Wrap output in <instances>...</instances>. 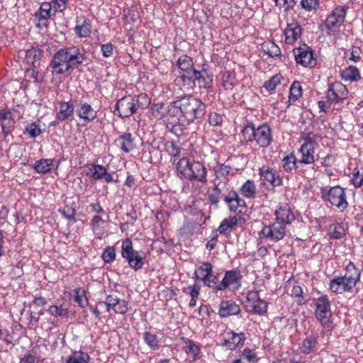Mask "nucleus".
I'll return each instance as SVG.
<instances>
[{
	"instance_id": "20e7f679",
	"label": "nucleus",
	"mask_w": 363,
	"mask_h": 363,
	"mask_svg": "<svg viewBox=\"0 0 363 363\" xmlns=\"http://www.w3.org/2000/svg\"><path fill=\"white\" fill-rule=\"evenodd\" d=\"M322 199L328 201L331 205L337 208L340 211H345L348 207L345 189L340 186H335L328 189L323 187L320 190Z\"/></svg>"
},
{
	"instance_id": "79ce46f5",
	"label": "nucleus",
	"mask_w": 363,
	"mask_h": 363,
	"mask_svg": "<svg viewBox=\"0 0 363 363\" xmlns=\"http://www.w3.org/2000/svg\"><path fill=\"white\" fill-rule=\"evenodd\" d=\"M238 224V218L235 216H230L225 218L218 227V231L220 234L230 233L233 228Z\"/></svg>"
},
{
	"instance_id": "412c9836",
	"label": "nucleus",
	"mask_w": 363,
	"mask_h": 363,
	"mask_svg": "<svg viewBox=\"0 0 363 363\" xmlns=\"http://www.w3.org/2000/svg\"><path fill=\"white\" fill-rule=\"evenodd\" d=\"M274 215L276 216V221L284 224L286 227L296 219L293 209L287 203L279 206L276 209Z\"/></svg>"
},
{
	"instance_id": "393cba45",
	"label": "nucleus",
	"mask_w": 363,
	"mask_h": 363,
	"mask_svg": "<svg viewBox=\"0 0 363 363\" xmlns=\"http://www.w3.org/2000/svg\"><path fill=\"white\" fill-rule=\"evenodd\" d=\"M354 286L347 282L343 277H337L330 281V289L335 294L352 293Z\"/></svg>"
},
{
	"instance_id": "4be33fe9",
	"label": "nucleus",
	"mask_w": 363,
	"mask_h": 363,
	"mask_svg": "<svg viewBox=\"0 0 363 363\" xmlns=\"http://www.w3.org/2000/svg\"><path fill=\"white\" fill-rule=\"evenodd\" d=\"M74 112V104L72 100L60 101L55 109L56 119L60 121L71 120Z\"/></svg>"
},
{
	"instance_id": "6ab92c4d",
	"label": "nucleus",
	"mask_w": 363,
	"mask_h": 363,
	"mask_svg": "<svg viewBox=\"0 0 363 363\" xmlns=\"http://www.w3.org/2000/svg\"><path fill=\"white\" fill-rule=\"evenodd\" d=\"M224 201L228 205L230 211L234 213H242L246 208V203L244 199L240 198L238 193L230 191L224 197Z\"/></svg>"
},
{
	"instance_id": "a18cd8bd",
	"label": "nucleus",
	"mask_w": 363,
	"mask_h": 363,
	"mask_svg": "<svg viewBox=\"0 0 363 363\" xmlns=\"http://www.w3.org/2000/svg\"><path fill=\"white\" fill-rule=\"evenodd\" d=\"M106 223V221L99 216H94L90 221L91 230L99 238H101L104 234L103 230L100 228V223Z\"/></svg>"
},
{
	"instance_id": "4c0bfd02",
	"label": "nucleus",
	"mask_w": 363,
	"mask_h": 363,
	"mask_svg": "<svg viewBox=\"0 0 363 363\" xmlns=\"http://www.w3.org/2000/svg\"><path fill=\"white\" fill-rule=\"evenodd\" d=\"M341 79L344 81L357 82L360 79V73L355 66H349L342 70Z\"/></svg>"
},
{
	"instance_id": "aec40b11",
	"label": "nucleus",
	"mask_w": 363,
	"mask_h": 363,
	"mask_svg": "<svg viewBox=\"0 0 363 363\" xmlns=\"http://www.w3.org/2000/svg\"><path fill=\"white\" fill-rule=\"evenodd\" d=\"M261 147H268L272 141V130L267 124L258 126L255 130V140Z\"/></svg>"
},
{
	"instance_id": "72a5a7b5",
	"label": "nucleus",
	"mask_w": 363,
	"mask_h": 363,
	"mask_svg": "<svg viewBox=\"0 0 363 363\" xmlns=\"http://www.w3.org/2000/svg\"><path fill=\"white\" fill-rule=\"evenodd\" d=\"M303 95V89L301 83L295 81L290 86L289 96L287 101V106L294 104Z\"/></svg>"
},
{
	"instance_id": "0e129e2a",
	"label": "nucleus",
	"mask_w": 363,
	"mask_h": 363,
	"mask_svg": "<svg viewBox=\"0 0 363 363\" xmlns=\"http://www.w3.org/2000/svg\"><path fill=\"white\" fill-rule=\"evenodd\" d=\"M50 3L55 11L62 12L67 8L68 0H52Z\"/></svg>"
},
{
	"instance_id": "3c124183",
	"label": "nucleus",
	"mask_w": 363,
	"mask_h": 363,
	"mask_svg": "<svg viewBox=\"0 0 363 363\" xmlns=\"http://www.w3.org/2000/svg\"><path fill=\"white\" fill-rule=\"evenodd\" d=\"M264 50L270 57H275L281 56L280 48L272 41H268L263 45Z\"/></svg>"
},
{
	"instance_id": "de8ad7c7",
	"label": "nucleus",
	"mask_w": 363,
	"mask_h": 363,
	"mask_svg": "<svg viewBox=\"0 0 363 363\" xmlns=\"http://www.w3.org/2000/svg\"><path fill=\"white\" fill-rule=\"evenodd\" d=\"M283 77L281 74H274L269 80L266 81L264 87L269 93H272L277 86L281 83Z\"/></svg>"
},
{
	"instance_id": "6e6d98bb",
	"label": "nucleus",
	"mask_w": 363,
	"mask_h": 363,
	"mask_svg": "<svg viewBox=\"0 0 363 363\" xmlns=\"http://www.w3.org/2000/svg\"><path fill=\"white\" fill-rule=\"evenodd\" d=\"M49 313L55 317L66 316L69 314L68 308H63L62 306H50L48 310Z\"/></svg>"
},
{
	"instance_id": "c756f323",
	"label": "nucleus",
	"mask_w": 363,
	"mask_h": 363,
	"mask_svg": "<svg viewBox=\"0 0 363 363\" xmlns=\"http://www.w3.org/2000/svg\"><path fill=\"white\" fill-rule=\"evenodd\" d=\"M180 339L184 343L183 350L187 354L191 355L194 360L197 359L201 352L199 344L185 337H182Z\"/></svg>"
},
{
	"instance_id": "c03bdc74",
	"label": "nucleus",
	"mask_w": 363,
	"mask_h": 363,
	"mask_svg": "<svg viewBox=\"0 0 363 363\" xmlns=\"http://www.w3.org/2000/svg\"><path fill=\"white\" fill-rule=\"evenodd\" d=\"M143 340L147 346L153 350H159L160 340L156 334L146 331L143 333Z\"/></svg>"
},
{
	"instance_id": "dca6fc26",
	"label": "nucleus",
	"mask_w": 363,
	"mask_h": 363,
	"mask_svg": "<svg viewBox=\"0 0 363 363\" xmlns=\"http://www.w3.org/2000/svg\"><path fill=\"white\" fill-rule=\"evenodd\" d=\"M15 123L13 113L10 108H4L0 109V127L4 138L13 131Z\"/></svg>"
},
{
	"instance_id": "473e14b6",
	"label": "nucleus",
	"mask_w": 363,
	"mask_h": 363,
	"mask_svg": "<svg viewBox=\"0 0 363 363\" xmlns=\"http://www.w3.org/2000/svg\"><path fill=\"white\" fill-rule=\"evenodd\" d=\"M118 142L121 150L125 152H130L135 147L133 138L130 133H125L121 135L118 139Z\"/></svg>"
},
{
	"instance_id": "c9c22d12",
	"label": "nucleus",
	"mask_w": 363,
	"mask_h": 363,
	"mask_svg": "<svg viewBox=\"0 0 363 363\" xmlns=\"http://www.w3.org/2000/svg\"><path fill=\"white\" fill-rule=\"evenodd\" d=\"M86 175L94 180H101L106 173V168L101 164H91L87 166Z\"/></svg>"
},
{
	"instance_id": "338daca9",
	"label": "nucleus",
	"mask_w": 363,
	"mask_h": 363,
	"mask_svg": "<svg viewBox=\"0 0 363 363\" xmlns=\"http://www.w3.org/2000/svg\"><path fill=\"white\" fill-rule=\"evenodd\" d=\"M208 122L211 125L220 126L223 123V116L215 112L211 113L208 116Z\"/></svg>"
},
{
	"instance_id": "e2e57ef3",
	"label": "nucleus",
	"mask_w": 363,
	"mask_h": 363,
	"mask_svg": "<svg viewBox=\"0 0 363 363\" xmlns=\"http://www.w3.org/2000/svg\"><path fill=\"white\" fill-rule=\"evenodd\" d=\"M40 51L38 49L33 48L27 50L26 60L28 63L33 65L36 58H39Z\"/></svg>"
},
{
	"instance_id": "69168bd1",
	"label": "nucleus",
	"mask_w": 363,
	"mask_h": 363,
	"mask_svg": "<svg viewBox=\"0 0 363 363\" xmlns=\"http://www.w3.org/2000/svg\"><path fill=\"white\" fill-rule=\"evenodd\" d=\"M201 287L198 284L189 285L184 289V292L188 294L191 298H198L200 294Z\"/></svg>"
},
{
	"instance_id": "052dcab7",
	"label": "nucleus",
	"mask_w": 363,
	"mask_h": 363,
	"mask_svg": "<svg viewBox=\"0 0 363 363\" xmlns=\"http://www.w3.org/2000/svg\"><path fill=\"white\" fill-rule=\"evenodd\" d=\"M165 150L172 157H177L179 155V148L178 146L172 141H167L164 145Z\"/></svg>"
},
{
	"instance_id": "a878e982",
	"label": "nucleus",
	"mask_w": 363,
	"mask_h": 363,
	"mask_svg": "<svg viewBox=\"0 0 363 363\" xmlns=\"http://www.w3.org/2000/svg\"><path fill=\"white\" fill-rule=\"evenodd\" d=\"M298 152L301 155L298 160L302 168L303 167V164L310 165L315 162V147H311L306 144H302Z\"/></svg>"
},
{
	"instance_id": "f3484780",
	"label": "nucleus",
	"mask_w": 363,
	"mask_h": 363,
	"mask_svg": "<svg viewBox=\"0 0 363 363\" xmlns=\"http://www.w3.org/2000/svg\"><path fill=\"white\" fill-rule=\"evenodd\" d=\"M76 113L82 121L84 125L94 121L97 116V111L89 104L84 101H80L76 105Z\"/></svg>"
},
{
	"instance_id": "4d7b16f0",
	"label": "nucleus",
	"mask_w": 363,
	"mask_h": 363,
	"mask_svg": "<svg viewBox=\"0 0 363 363\" xmlns=\"http://www.w3.org/2000/svg\"><path fill=\"white\" fill-rule=\"evenodd\" d=\"M255 125L252 123L244 127L242 133L246 141H253L255 140Z\"/></svg>"
},
{
	"instance_id": "680f3d73",
	"label": "nucleus",
	"mask_w": 363,
	"mask_h": 363,
	"mask_svg": "<svg viewBox=\"0 0 363 363\" xmlns=\"http://www.w3.org/2000/svg\"><path fill=\"white\" fill-rule=\"evenodd\" d=\"M136 105L142 108H147L150 105V99L146 94H140L137 99Z\"/></svg>"
},
{
	"instance_id": "864d4df0",
	"label": "nucleus",
	"mask_w": 363,
	"mask_h": 363,
	"mask_svg": "<svg viewBox=\"0 0 363 363\" xmlns=\"http://www.w3.org/2000/svg\"><path fill=\"white\" fill-rule=\"evenodd\" d=\"M316 345L315 338L308 337L303 340L300 346V351L303 354H310Z\"/></svg>"
},
{
	"instance_id": "bf43d9fd",
	"label": "nucleus",
	"mask_w": 363,
	"mask_h": 363,
	"mask_svg": "<svg viewBox=\"0 0 363 363\" xmlns=\"http://www.w3.org/2000/svg\"><path fill=\"white\" fill-rule=\"evenodd\" d=\"M133 247V242L130 238H126L123 241L121 246V256L123 257H128V255L134 252Z\"/></svg>"
},
{
	"instance_id": "ea45409f",
	"label": "nucleus",
	"mask_w": 363,
	"mask_h": 363,
	"mask_svg": "<svg viewBox=\"0 0 363 363\" xmlns=\"http://www.w3.org/2000/svg\"><path fill=\"white\" fill-rule=\"evenodd\" d=\"M240 194L247 198L254 199L257 195L256 185L252 180H247L240 189Z\"/></svg>"
},
{
	"instance_id": "49530a36",
	"label": "nucleus",
	"mask_w": 363,
	"mask_h": 363,
	"mask_svg": "<svg viewBox=\"0 0 363 363\" xmlns=\"http://www.w3.org/2000/svg\"><path fill=\"white\" fill-rule=\"evenodd\" d=\"M220 183L213 184L214 187L213 189L212 193L209 194V200L212 204H218L220 201V195L221 192L227 189L228 187L223 186V184H220Z\"/></svg>"
},
{
	"instance_id": "f257e3e1",
	"label": "nucleus",
	"mask_w": 363,
	"mask_h": 363,
	"mask_svg": "<svg viewBox=\"0 0 363 363\" xmlns=\"http://www.w3.org/2000/svg\"><path fill=\"white\" fill-rule=\"evenodd\" d=\"M175 118L188 124L201 118L206 113V105L201 99L193 95H184L173 101Z\"/></svg>"
},
{
	"instance_id": "774afa93",
	"label": "nucleus",
	"mask_w": 363,
	"mask_h": 363,
	"mask_svg": "<svg viewBox=\"0 0 363 363\" xmlns=\"http://www.w3.org/2000/svg\"><path fill=\"white\" fill-rule=\"evenodd\" d=\"M19 363H39V357L28 352L20 359Z\"/></svg>"
},
{
	"instance_id": "9b49d317",
	"label": "nucleus",
	"mask_w": 363,
	"mask_h": 363,
	"mask_svg": "<svg viewBox=\"0 0 363 363\" xmlns=\"http://www.w3.org/2000/svg\"><path fill=\"white\" fill-rule=\"evenodd\" d=\"M136 111L135 99L130 96H126L117 101L114 113L121 118H127L135 113Z\"/></svg>"
},
{
	"instance_id": "cd10ccee",
	"label": "nucleus",
	"mask_w": 363,
	"mask_h": 363,
	"mask_svg": "<svg viewBox=\"0 0 363 363\" xmlns=\"http://www.w3.org/2000/svg\"><path fill=\"white\" fill-rule=\"evenodd\" d=\"M77 25L74 28L76 35L80 38H87L91 33V24L90 21L85 16L77 18Z\"/></svg>"
},
{
	"instance_id": "09e8293b",
	"label": "nucleus",
	"mask_w": 363,
	"mask_h": 363,
	"mask_svg": "<svg viewBox=\"0 0 363 363\" xmlns=\"http://www.w3.org/2000/svg\"><path fill=\"white\" fill-rule=\"evenodd\" d=\"M345 235V230L340 224H333L329 226L328 235L332 239H340Z\"/></svg>"
},
{
	"instance_id": "39448f33",
	"label": "nucleus",
	"mask_w": 363,
	"mask_h": 363,
	"mask_svg": "<svg viewBox=\"0 0 363 363\" xmlns=\"http://www.w3.org/2000/svg\"><path fill=\"white\" fill-rule=\"evenodd\" d=\"M286 233V227L275 220L269 225H264L259 233V236L261 239L277 242L284 239Z\"/></svg>"
},
{
	"instance_id": "bb28decb",
	"label": "nucleus",
	"mask_w": 363,
	"mask_h": 363,
	"mask_svg": "<svg viewBox=\"0 0 363 363\" xmlns=\"http://www.w3.org/2000/svg\"><path fill=\"white\" fill-rule=\"evenodd\" d=\"M240 307L232 300H223L220 302L218 314L220 317L238 315L240 313Z\"/></svg>"
},
{
	"instance_id": "0eeeda50",
	"label": "nucleus",
	"mask_w": 363,
	"mask_h": 363,
	"mask_svg": "<svg viewBox=\"0 0 363 363\" xmlns=\"http://www.w3.org/2000/svg\"><path fill=\"white\" fill-rule=\"evenodd\" d=\"M293 54L298 65L309 68L314 67L316 65L317 60L314 52L306 44L294 48Z\"/></svg>"
},
{
	"instance_id": "c85d7f7f",
	"label": "nucleus",
	"mask_w": 363,
	"mask_h": 363,
	"mask_svg": "<svg viewBox=\"0 0 363 363\" xmlns=\"http://www.w3.org/2000/svg\"><path fill=\"white\" fill-rule=\"evenodd\" d=\"M223 279L227 284H228V286H232L233 290H238L241 286L242 275L238 269L226 271Z\"/></svg>"
},
{
	"instance_id": "a19ab883",
	"label": "nucleus",
	"mask_w": 363,
	"mask_h": 363,
	"mask_svg": "<svg viewBox=\"0 0 363 363\" xmlns=\"http://www.w3.org/2000/svg\"><path fill=\"white\" fill-rule=\"evenodd\" d=\"M54 161L52 159H41L35 162L33 169L38 173H48L54 167Z\"/></svg>"
},
{
	"instance_id": "4468645a",
	"label": "nucleus",
	"mask_w": 363,
	"mask_h": 363,
	"mask_svg": "<svg viewBox=\"0 0 363 363\" xmlns=\"http://www.w3.org/2000/svg\"><path fill=\"white\" fill-rule=\"evenodd\" d=\"M260 179L269 183L273 187L282 185V178L279 173L269 165H263L259 169Z\"/></svg>"
},
{
	"instance_id": "5701e85b",
	"label": "nucleus",
	"mask_w": 363,
	"mask_h": 363,
	"mask_svg": "<svg viewBox=\"0 0 363 363\" xmlns=\"http://www.w3.org/2000/svg\"><path fill=\"white\" fill-rule=\"evenodd\" d=\"M245 340V335L244 333H236L230 331L225 334V338L221 343V345L225 347L227 349L233 350L238 347H242Z\"/></svg>"
},
{
	"instance_id": "13d9d810",
	"label": "nucleus",
	"mask_w": 363,
	"mask_h": 363,
	"mask_svg": "<svg viewBox=\"0 0 363 363\" xmlns=\"http://www.w3.org/2000/svg\"><path fill=\"white\" fill-rule=\"evenodd\" d=\"M25 132L29 134L30 138H35L42 133V130L35 123H31L26 125Z\"/></svg>"
},
{
	"instance_id": "e433bc0d",
	"label": "nucleus",
	"mask_w": 363,
	"mask_h": 363,
	"mask_svg": "<svg viewBox=\"0 0 363 363\" xmlns=\"http://www.w3.org/2000/svg\"><path fill=\"white\" fill-rule=\"evenodd\" d=\"M123 258L126 259L130 267L135 271L140 269L143 266V258L136 250H134V252L130 253L128 257Z\"/></svg>"
},
{
	"instance_id": "a211bd4d",
	"label": "nucleus",
	"mask_w": 363,
	"mask_h": 363,
	"mask_svg": "<svg viewBox=\"0 0 363 363\" xmlns=\"http://www.w3.org/2000/svg\"><path fill=\"white\" fill-rule=\"evenodd\" d=\"M173 101H172L167 106L164 103H154L151 105L150 111L152 116L157 119L160 120L168 116L171 118H174V111H173Z\"/></svg>"
},
{
	"instance_id": "603ef678",
	"label": "nucleus",
	"mask_w": 363,
	"mask_h": 363,
	"mask_svg": "<svg viewBox=\"0 0 363 363\" xmlns=\"http://www.w3.org/2000/svg\"><path fill=\"white\" fill-rule=\"evenodd\" d=\"M301 138L304 141L303 144H306L313 147L318 145L316 143L318 136L311 131H308L307 130L303 131L301 134Z\"/></svg>"
},
{
	"instance_id": "f03ea898",
	"label": "nucleus",
	"mask_w": 363,
	"mask_h": 363,
	"mask_svg": "<svg viewBox=\"0 0 363 363\" xmlns=\"http://www.w3.org/2000/svg\"><path fill=\"white\" fill-rule=\"evenodd\" d=\"M84 59V53L77 47L61 48L53 56L50 67L53 72L64 74L82 65Z\"/></svg>"
},
{
	"instance_id": "37998d69",
	"label": "nucleus",
	"mask_w": 363,
	"mask_h": 363,
	"mask_svg": "<svg viewBox=\"0 0 363 363\" xmlns=\"http://www.w3.org/2000/svg\"><path fill=\"white\" fill-rule=\"evenodd\" d=\"M52 7L51 3L43 2L38 11L35 13V17L38 18V21H47L51 16V10Z\"/></svg>"
},
{
	"instance_id": "f704fd0d",
	"label": "nucleus",
	"mask_w": 363,
	"mask_h": 363,
	"mask_svg": "<svg viewBox=\"0 0 363 363\" xmlns=\"http://www.w3.org/2000/svg\"><path fill=\"white\" fill-rule=\"evenodd\" d=\"M90 356L82 350L73 351L66 359V363H89Z\"/></svg>"
},
{
	"instance_id": "6e6552de",
	"label": "nucleus",
	"mask_w": 363,
	"mask_h": 363,
	"mask_svg": "<svg viewBox=\"0 0 363 363\" xmlns=\"http://www.w3.org/2000/svg\"><path fill=\"white\" fill-rule=\"evenodd\" d=\"M246 309L250 313L263 315L267 311V303L260 298L257 291H249L247 294Z\"/></svg>"
},
{
	"instance_id": "58836bf2",
	"label": "nucleus",
	"mask_w": 363,
	"mask_h": 363,
	"mask_svg": "<svg viewBox=\"0 0 363 363\" xmlns=\"http://www.w3.org/2000/svg\"><path fill=\"white\" fill-rule=\"evenodd\" d=\"M191 165V162L186 157H182L178 161L177 164V172L180 179H186L189 173Z\"/></svg>"
},
{
	"instance_id": "1a4fd4ad",
	"label": "nucleus",
	"mask_w": 363,
	"mask_h": 363,
	"mask_svg": "<svg viewBox=\"0 0 363 363\" xmlns=\"http://www.w3.org/2000/svg\"><path fill=\"white\" fill-rule=\"evenodd\" d=\"M348 90L340 82H335L329 85L326 91V98L330 104L342 102L347 98Z\"/></svg>"
},
{
	"instance_id": "423d86ee",
	"label": "nucleus",
	"mask_w": 363,
	"mask_h": 363,
	"mask_svg": "<svg viewBox=\"0 0 363 363\" xmlns=\"http://www.w3.org/2000/svg\"><path fill=\"white\" fill-rule=\"evenodd\" d=\"M347 9L345 6H337L335 7L324 21L326 30L330 32L338 31L345 22Z\"/></svg>"
},
{
	"instance_id": "9d476101",
	"label": "nucleus",
	"mask_w": 363,
	"mask_h": 363,
	"mask_svg": "<svg viewBox=\"0 0 363 363\" xmlns=\"http://www.w3.org/2000/svg\"><path fill=\"white\" fill-rule=\"evenodd\" d=\"M194 277L201 280L208 287H213L216 284L217 277L213 275L212 264L208 262H203L195 270Z\"/></svg>"
},
{
	"instance_id": "2f4dec72",
	"label": "nucleus",
	"mask_w": 363,
	"mask_h": 363,
	"mask_svg": "<svg viewBox=\"0 0 363 363\" xmlns=\"http://www.w3.org/2000/svg\"><path fill=\"white\" fill-rule=\"evenodd\" d=\"M342 277L347 282L356 286L360 279V272L353 262H350L345 268V274Z\"/></svg>"
},
{
	"instance_id": "8fccbe9b",
	"label": "nucleus",
	"mask_w": 363,
	"mask_h": 363,
	"mask_svg": "<svg viewBox=\"0 0 363 363\" xmlns=\"http://www.w3.org/2000/svg\"><path fill=\"white\" fill-rule=\"evenodd\" d=\"M74 294V301L82 308L85 307L88 303L86 298V291L82 287H77L73 290Z\"/></svg>"
},
{
	"instance_id": "5fc2aeb1",
	"label": "nucleus",
	"mask_w": 363,
	"mask_h": 363,
	"mask_svg": "<svg viewBox=\"0 0 363 363\" xmlns=\"http://www.w3.org/2000/svg\"><path fill=\"white\" fill-rule=\"evenodd\" d=\"M116 254L114 247H106L102 253L101 258L105 263H111L116 259Z\"/></svg>"
},
{
	"instance_id": "7ed1b4c3",
	"label": "nucleus",
	"mask_w": 363,
	"mask_h": 363,
	"mask_svg": "<svg viewBox=\"0 0 363 363\" xmlns=\"http://www.w3.org/2000/svg\"><path fill=\"white\" fill-rule=\"evenodd\" d=\"M177 66L183 72L181 78L183 81L188 79L191 81L198 80L200 86H208L211 82L210 76L206 72L198 71L193 67L192 58L183 55L177 60Z\"/></svg>"
},
{
	"instance_id": "2eb2a0df",
	"label": "nucleus",
	"mask_w": 363,
	"mask_h": 363,
	"mask_svg": "<svg viewBox=\"0 0 363 363\" xmlns=\"http://www.w3.org/2000/svg\"><path fill=\"white\" fill-rule=\"evenodd\" d=\"M186 180L197 182L202 184H206L207 182V169L206 167L201 162H192Z\"/></svg>"
},
{
	"instance_id": "f8f14e48",
	"label": "nucleus",
	"mask_w": 363,
	"mask_h": 363,
	"mask_svg": "<svg viewBox=\"0 0 363 363\" xmlns=\"http://www.w3.org/2000/svg\"><path fill=\"white\" fill-rule=\"evenodd\" d=\"M315 314L322 324H327L331 316L330 303L326 296H320L315 303Z\"/></svg>"
},
{
	"instance_id": "ddd939ff",
	"label": "nucleus",
	"mask_w": 363,
	"mask_h": 363,
	"mask_svg": "<svg viewBox=\"0 0 363 363\" xmlns=\"http://www.w3.org/2000/svg\"><path fill=\"white\" fill-rule=\"evenodd\" d=\"M213 170L215 174V179L213 184L220 183L223 186L228 187L229 175H234L236 172V169L232 167L230 165L225 163H217L213 167Z\"/></svg>"
},
{
	"instance_id": "b1692460",
	"label": "nucleus",
	"mask_w": 363,
	"mask_h": 363,
	"mask_svg": "<svg viewBox=\"0 0 363 363\" xmlns=\"http://www.w3.org/2000/svg\"><path fill=\"white\" fill-rule=\"evenodd\" d=\"M303 29L297 22L287 23L284 29V42L289 45H294L301 36Z\"/></svg>"
},
{
	"instance_id": "7c9ffc66",
	"label": "nucleus",
	"mask_w": 363,
	"mask_h": 363,
	"mask_svg": "<svg viewBox=\"0 0 363 363\" xmlns=\"http://www.w3.org/2000/svg\"><path fill=\"white\" fill-rule=\"evenodd\" d=\"M282 167L286 172H291L294 169L298 172L303 170L298 159L293 152L284 157L282 160Z\"/></svg>"
}]
</instances>
